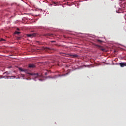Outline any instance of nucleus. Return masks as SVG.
Wrapping results in <instances>:
<instances>
[{"mask_svg": "<svg viewBox=\"0 0 126 126\" xmlns=\"http://www.w3.org/2000/svg\"><path fill=\"white\" fill-rule=\"evenodd\" d=\"M19 70L20 71H23V72H25V73H27V74H29L30 75H34V76H35V77H38L39 76L40 77H42V75H39L38 73H29V72L28 71V70H27V69H22L21 68H19Z\"/></svg>", "mask_w": 126, "mask_h": 126, "instance_id": "1", "label": "nucleus"}, {"mask_svg": "<svg viewBox=\"0 0 126 126\" xmlns=\"http://www.w3.org/2000/svg\"><path fill=\"white\" fill-rule=\"evenodd\" d=\"M36 34V33H33L31 34H28L27 36L29 38H33V37H35Z\"/></svg>", "mask_w": 126, "mask_h": 126, "instance_id": "2", "label": "nucleus"}, {"mask_svg": "<svg viewBox=\"0 0 126 126\" xmlns=\"http://www.w3.org/2000/svg\"><path fill=\"white\" fill-rule=\"evenodd\" d=\"M71 58H78V55L77 54H70Z\"/></svg>", "mask_w": 126, "mask_h": 126, "instance_id": "3", "label": "nucleus"}, {"mask_svg": "<svg viewBox=\"0 0 126 126\" xmlns=\"http://www.w3.org/2000/svg\"><path fill=\"white\" fill-rule=\"evenodd\" d=\"M121 67H124V66H126V63H119Z\"/></svg>", "mask_w": 126, "mask_h": 126, "instance_id": "4", "label": "nucleus"}, {"mask_svg": "<svg viewBox=\"0 0 126 126\" xmlns=\"http://www.w3.org/2000/svg\"><path fill=\"white\" fill-rule=\"evenodd\" d=\"M45 51H52V50H53V51H55V49H52V48H50L48 47H46L44 48Z\"/></svg>", "mask_w": 126, "mask_h": 126, "instance_id": "5", "label": "nucleus"}, {"mask_svg": "<svg viewBox=\"0 0 126 126\" xmlns=\"http://www.w3.org/2000/svg\"><path fill=\"white\" fill-rule=\"evenodd\" d=\"M29 68H34V67H35V65L34 64H29Z\"/></svg>", "mask_w": 126, "mask_h": 126, "instance_id": "6", "label": "nucleus"}, {"mask_svg": "<svg viewBox=\"0 0 126 126\" xmlns=\"http://www.w3.org/2000/svg\"><path fill=\"white\" fill-rule=\"evenodd\" d=\"M99 50H101V51H106V49H105V48L101 46H99Z\"/></svg>", "mask_w": 126, "mask_h": 126, "instance_id": "7", "label": "nucleus"}, {"mask_svg": "<svg viewBox=\"0 0 126 126\" xmlns=\"http://www.w3.org/2000/svg\"><path fill=\"white\" fill-rule=\"evenodd\" d=\"M15 33L17 34L18 35H19V34H20V32L15 31Z\"/></svg>", "mask_w": 126, "mask_h": 126, "instance_id": "8", "label": "nucleus"}, {"mask_svg": "<svg viewBox=\"0 0 126 126\" xmlns=\"http://www.w3.org/2000/svg\"><path fill=\"white\" fill-rule=\"evenodd\" d=\"M0 41H1V42L2 41H5V39H3L1 38L0 39Z\"/></svg>", "mask_w": 126, "mask_h": 126, "instance_id": "9", "label": "nucleus"}, {"mask_svg": "<svg viewBox=\"0 0 126 126\" xmlns=\"http://www.w3.org/2000/svg\"><path fill=\"white\" fill-rule=\"evenodd\" d=\"M98 42H99V43H102V41L101 40H98Z\"/></svg>", "mask_w": 126, "mask_h": 126, "instance_id": "10", "label": "nucleus"}, {"mask_svg": "<svg viewBox=\"0 0 126 126\" xmlns=\"http://www.w3.org/2000/svg\"><path fill=\"white\" fill-rule=\"evenodd\" d=\"M45 75H48V73L46 72V73H45Z\"/></svg>", "mask_w": 126, "mask_h": 126, "instance_id": "11", "label": "nucleus"}, {"mask_svg": "<svg viewBox=\"0 0 126 126\" xmlns=\"http://www.w3.org/2000/svg\"><path fill=\"white\" fill-rule=\"evenodd\" d=\"M51 43H55V41H51Z\"/></svg>", "mask_w": 126, "mask_h": 126, "instance_id": "12", "label": "nucleus"}, {"mask_svg": "<svg viewBox=\"0 0 126 126\" xmlns=\"http://www.w3.org/2000/svg\"><path fill=\"white\" fill-rule=\"evenodd\" d=\"M88 0H84V1H87Z\"/></svg>", "mask_w": 126, "mask_h": 126, "instance_id": "13", "label": "nucleus"}, {"mask_svg": "<svg viewBox=\"0 0 126 126\" xmlns=\"http://www.w3.org/2000/svg\"><path fill=\"white\" fill-rule=\"evenodd\" d=\"M48 36H52V35L48 34Z\"/></svg>", "mask_w": 126, "mask_h": 126, "instance_id": "14", "label": "nucleus"}, {"mask_svg": "<svg viewBox=\"0 0 126 126\" xmlns=\"http://www.w3.org/2000/svg\"><path fill=\"white\" fill-rule=\"evenodd\" d=\"M39 80H40L41 81H42V79H39Z\"/></svg>", "mask_w": 126, "mask_h": 126, "instance_id": "15", "label": "nucleus"}]
</instances>
